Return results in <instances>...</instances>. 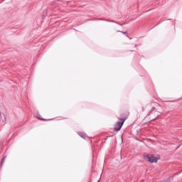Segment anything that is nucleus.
<instances>
[{
	"mask_svg": "<svg viewBox=\"0 0 182 182\" xmlns=\"http://www.w3.org/2000/svg\"><path fill=\"white\" fill-rule=\"evenodd\" d=\"M144 159L146 160V161H149V163H157L159 161V158L153 154L144 155Z\"/></svg>",
	"mask_w": 182,
	"mask_h": 182,
	"instance_id": "obj_1",
	"label": "nucleus"
},
{
	"mask_svg": "<svg viewBox=\"0 0 182 182\" xmlns=\"http://www.w3.org/2000/svg\"><path fill=\"white\" fill-rule=\"evenodd\" d=\"M124 124V119H122L121 122H118L114 127L115 132H119L120 129L123 127V124Z\"/></svg>",
	"mask_w": 182,
	"mask_h": 182,
	"instance_id": "obj_2",
	"label": "nucleus"
},
{
	"mask_svg": "<svg viewBox=\"0 0 182 182\" xmlns=\"http://www.w3.org/2000/svg\"><path fill=\"white\" fill-rule=\"evenodd\" d=\"M38 119H39L40 120H44V121L48 120V119H43V118H41V117H38Z\"/></svg>",
	"mask_w": 182,
	"mask_h": 182,
	"instance_id": "obj_3",
	"label": "nucleus"
},
{
	"mask_svg": "<svg viewBox=\"0 0 182 182\" xmlns=\"http://www.w3.org/2000/svg\"><path fill=\"white\" fill-rule=\"evenodd\" d=\"M4 163V161H1V164Z\"/></svg>",
	"mask_w": 182,
	"mask_h": 182,
	"instance_id": "obj_4",
	"label": "nucleus"
}]
</instances>
